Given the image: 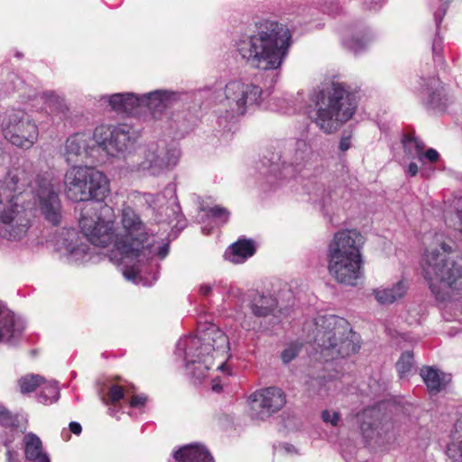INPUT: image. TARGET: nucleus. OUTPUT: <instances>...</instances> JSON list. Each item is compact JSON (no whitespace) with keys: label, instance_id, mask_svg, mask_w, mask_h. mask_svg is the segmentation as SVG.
I'll return each mask as SVG.
<instances>
[{"label":"nucleus","instance_id":"nucleus-39","mask_svg":"<svg viewBox=\"0 0 462 462\" xmlns=\"http://www.w3.org/2000/svg\"><path fill=\"white\" fill-rule=\"evenodd\" d=\"M321 418L324 422H329L333 426H337L339 420V414L337 412H330L325 410L321 413Z\"/></svg>","mask_w":462,"mask_h":462},{"label":"nucleus","instance_id":"nucleus-31","mask_svg":"<svg viewBox=\"0 0 462 462\" xmlns=\"http://www.w3.org/2000/svg\"><path fill=\"white\" fill-rule=\"evenodd\" d=\"M45 383V379L39 374H26L19 380L21 393H29L34 392L40 385Z\"/></svg>","mask_w":462,"mask_h":462},{"label":"nucleus","instance_id":"nucleus-1","mask_svg":"<svg viewBox=\"0 0 462 462\" xmlns=\"http://www.w3.org/2000/svg\"><path fill=\"white\" fill-rule=\"evenodd\" d=\"M115 211L106 204H87L79 218V227L88 240L96 246L111 244L121 254V259L141 256V245L148 242L150 234L143 221L130 206L120 213V227L114 228Z\"/></svg>","mask_w":462,"mask_h":462},{"label":"nucleus","instance_id":"nucleus-19","mask_svg":"<svg viewBox=\"0 0 462 462\" xmlns=\"http://www.w3.org/2000/svg\"><path fill=\"white\" fill-rule=\"evenodd\" d=\"M277 299L271 294V291H256L251 300V310L256 317H266L276 308Z\"/></svg>","mask_w":462,"mask_h":462},{"label":"nucleus","instance_id":"nucleus-50","mask_svg":"<svg viewBox=\"0 0 462 462\" xmlns=\"http://www.w3.org/2000/svg\"><path fill=\"white\" fill-rule=\"evenodd\" d=\"M14 455H16V452L13 451V450H7L6 457H7V459L9 460V462H13Z\"/></svg>","mask_w":462,"mask_h":462},{"label":"nucleus","instance_id":"nucleus-22","mask_svg":"<svg viewBox=\"0 0 462 462\" xmlns=\"http://www.w3.org/2000/svg\"><path fill=\"white\" fill-rule=\"evenodd\" d=\"M420 374L431 394L439 393L447 384L446 375L430 366L420 369Z\"/></svg>","mask_w":462,"mask_h":462},{"label":"nucleus","instance_id":"nucleus-21","mask_svg":"<svg viewBox=\"0 0 462 462\" xmlns=\"http://www.w3.org/2000/svg\"><path fill=\"white\" fill-rule=\"evenodd\" d=\"M108 103L116 112L133 113L135 108L141 106L140 97L133 93L114 94L108 97Z\"/></svg>","mask_w":462,"mask_h":462},{"label":"nucleus","instance_id":"nucleus-55","mask_svg":"<svg viewBox=\"0 0 462 462\" xmlns=\"http://www.w3.org/2000/svg\"><path fill=\"white\" fill-rule=\"evenodd\" d=\"M441 291H442L438 290V291H437V293H436V295H435V297H436V298H439V294H440V292H441Z\"/></svg>","mask_w":462,"mask_h":462},{"label":"nucleus","instance_id":"nucleus-3","mask_svg":"<svg viewBox=\"0 0 462 462\" xmlns=\"http://www.w3.org/2000/svg\"><path fill=\"white\" fill-rule=\"evenodd\" d=\"M365 238L356 228L336 232L327 248L328 271L339 284L356 286L364 277L362 250Z\"/></svg>","mask_w":462,"mask_h":462},{"label":"nucleus","instance_id":"nucleus-24","mask_svg":"<svg viewBox=\"0 0 462 462\" xmlns=\"http://www.w3.org/2000/svg\"><path fill=\"white\" fill-rule=\"evenodd\" d=\"M169 254V244H162L155 245V243H149V241L141 245V256H133L137 258L139 262L149 261L155 256L160 259L165 258Z\"/></svg>","mask_w":462,"mask_h":462},{"label":"nucleus","instance_id":"nucleus-36","mask_svg":"<svg viewBox=\"0 0 462 462\" xmlns=\"http://www.w3.org/2000/svg\"><path fill=\"white\" fill-rule=\"evenodd\" d=\"M301 348V344L293 342L291 343L281 354V359L284 364H289L299 355Z\"/></svg>","mask_w":462,"mask_h":462},{"label":"nucleus","instance_id":"nucleus-35","mask_svg":"<svg viewBox=\"0 0 462 462\" xmlns=\"http://www.w3.org/2000/svg\"><path fill=\"white\" fill-rule=\"evenodd\" d=\"M413 366V354L411 351H406L402 354L396 363V369L400 378H404L408 375Z\"/></svg>","mask_w":462,"mask_h":462},{"label":"nucleus","instance_id":"nucleus-15","mask_svg":"<svg viewBox=\"0 0 462 462\" xmlns=\"http://www.w3.org/2000/svg\"><path fill=\"white\" fill-rule=\"evenodd\" d=\"M75 229L63 230L56 239V250L69 261L78 263L88 258L87 246L79 244Z\"/></svg>","mask_w":462,"mask_h":462},{"label":"nucleus","instance_id":"nucleus-32","mask_svg":"<svg viewBox=\"0 0 462 462\" xmlns=\"http://www.w3.org/2000/svg\"><path fill=\"white\" fill-rule=\"evenodd\" d=\"M113 128L107 125H100L95 129L93 134V143H97L106 152H107V145L111 136H113Z\"/></svg>","mask_w":462,"mask_h":462},{"label":"nucleus","instance_id":"nucleus-8","mask_svg":"<svg viewBox=\"0 0 462 462\" xmlns=\"http://www.w3.org/2000/svg\"><path fill=\"white\" fill-rule=\"evenodd\" d=\"M67 197L73 201H103L110 194V183L100 171L88 166L75 165L64 176Z\"/></svg>","mask_w":462,"mask_h":462},{"label":"nucleus","instance_id":"nucleus-43","mask_svg":"<svg viewBox=\"0 0 462 462\" xmlns=\"http://www.w3.org/2000/svg\"><path fill=\"white\" fill-rule=\"evenodd\" d=\"M439 156V152L432 148L428 149L425 153L422 152V159L425 158L431 162L438 161Z\"/></svg>","mask_w":462,"mask_h":462},{"label":"nucleus","instance_id":"nucleus-47","mask_svg":"<svg viewBox=\"0 0 462 462\" xmlns=\"http://www.w3.org/2000/svg\"><path fill=\"white\" fill-rule=\"evenodd\" d=\"M323 382V378L318 377L310 380V384L312 387H315L316 385H321Z\"/></svg>","mask_w":462,"mask_h":462},{"label":"nucleus","instance_id":"nucleus-5","mask_svg":"<svg viewBox=\"0 0 462 462\" xmlns=\"http://www.w3.org/2000/svg\"><path fill=\"white\" fill-rule=\"evenodd\" d=\"M420 264L431 289L452 287L457 283L462 285V258L441 234L432 236Z\"/></svg>","mask_w":462,"mask_h":462},{"label":"nucleus","instance_id":"nucleus-52","mask_svg":"<svg viewBox=\"0 0 462 462\" xmlns=\"http://www.w3.org/2000/svg\"><path fill=\"white\" fill-rule=\"evenodd\" d=\"M5 312V306L0 304V317Z\"/></svg>","mask_w":462,"mask_h":462},{"label":"nucleus","instance_id":"nucleus-27","mask_svg":"<svg viewBox=\"0 0 462 462\" xmlns=\"http://www.w3.org/2000/svg\"><path fill=\"white\" fill-rule=\"evenodd\" d=\"M443 87L439 79L432 78L423 87L422 93L428 96V103L433 106L440 105Z\"/></svg>","mask_w":462,"mask_h":462},{"label":"nucleus","instance_id":"nucleus-37","mask_svg":"<svg viewBox=\"0 0 462 462\" xmlns=\"http://www.w3.org/2000/svg\"><path fill=\"white\" fill-rule=\"evenodd\" d=\"M125 390L123 386L113 384L107 392V397L112 404H116L125 397Z\"/></svg>","mask_w":462,"mask_h":462},{"label":"nucleus","instance_id":"nucleus-38","mask_svg":"<svg viewBox=\"0 0 462 462\" xmlns=\"http://www.w3.org/2000/svg\"><path fill=\"white\" fill-rule=\"evenodd\" d=\"M208 214L214 217L219 218L223 223H226L230 216V212L221 206H214L208 208Z\"/></svg>","mask_w":462,"mask_h":462},{"label":"nucleus","instance_id":"nucleus-33","mask_svg":"<svg viewBox=\"0 0 462 462\" xmlns=\"http://www.w3.org/2000/svg\"><path fill=\"white\" fill-rule=\"evenodd\" d=\"M0 425L12 430L20 428L19 415L11 412L4 405H0Z\"/></svg>","mask_w":462,"mask_h":462},{"label":"nucleus","instance_id":"nucleus-10","mask_svg":"<svg viewBox=\"0 0 462 462\" xmlns=\"http://www.w3.org/2000/svg\"><path fill=\"white\" fill-rule=\"evenodd\" d=\"M32 192L35 203L45 219L53 225L60 221V201L59 199V181L53 173L45 171L37 175Z\"/></svg>","mask_w":462,"mask_h":462},{"label":"nucleus","instance_id":"nucleus-53","mask_svg":"<svg viewBox=\"0 0 462 462\" xmlns=\"http://www.w3.org/2000/svg\"><path fill=\"white\" fill-rule=\"evenodd\" d=\"M135 391V387L134 385L129 386V388L126 390L127 393H134Z\"/></svg>","mask_w":462,"mask_h":462},{"label":"nucleus","instance_id":"nucleus-7","mask_svg":"<svg viewBox=\"0 0 462 462\" xmlns=\"http://www.w3.org/2000/svg\"><path fill=\"white\" fill-rule=\"evenodd\" d=\"M314 325V340L326 361L346 358L360 349V337L346 319L336 315H319Z\"/></svg>","mask_w":462,"mask_h":462},{"label":"nucleus","instance_id":"nucleus-46","mask_svg":"<svg viewBox=\"0 0 462 462\" xmlns=\"http://www.w3.org/2000/svg\"><path fill=\"white\" fill-rule=\"evenodd\" d=\"M407 171L411 176H415L418 173V165L415 162H411L408 166Z\"/></svg>","mask_w":462,"mask_h":462},{"label":"nucleus","instance_id":"nucleus-54","mask_svg":"<svg viewBox=\"0 0 462 462\" xmlns=\"http://www.w3.org/2000/svg\"><path fill=\"white\" fill-rule=\"evenodd\" d=\"M242 327L245 328V329L249 330L251 329V327L245 323H242Z\"/></svg>","mask_w":462,"mask_h":462},{"label":"nucleus","instance_id":"nucleus-11","mask_svg":"<svg viewBox=\"0 0 462 462\" xmlns=\"http://www.w3.org/2000/svg\"><path fill=\"white\" fill-rule=\"evenodd\" d=\"M247 402L251 417L265 420L284 407L286 395L281 388L269 386L252 393Z\"/></svg>","mask_w":462,"mask_h":462},{"label":"nucleus","instance_id":"nucleus-29","mask_svg":"<svg viewBox=\"0 0 462 462\" xmlns=\"http://www.w3.org/2000/svg\"><path fill=\"white\" fill-rule=\"evenodd\" d=\"M43 98L52 113L60 117L67 115L69 107L62 97L56 95L54 92H46L43 94Z\"/></svg>","mask_w":462,"mask_h":462},{"label":"nucleus","instance_id":"nucleus-23","mask_svg":"<svg viewBox=\"0 0 462 462\" xmlns=\"http://www.w3.org/2000/svg\"><path fill=\"white\" fill-rule=\"evenodd\" d=\"M447 455L453 462H462V416L456 421L447 446Z\"/></svg>","mask_w":462,"mask_h":462},{"label":"nucleus","instance_id":"nucleus-45","mask_svg":"<svg viewBox=\"0 0 462 462\" xmlns=\"http://www.w3.org/2000/svg\"><path fill=\"white\" fill-rule=\"evenodd\" d=\"M349 147H350V139L347 137L342 138L339 143V149L342 152H346V150L349 149Z\"/></svg>","mask_w":462,"mask_h":462},{"label":"nucleus","instance_id":"nucleus-4","mask_svg":"<svg viewBox=\"0 0 462 462\" xmlns=\"http://www.w3.org/2000/svg\"><path fill=\"white\" fill-rule=\"evenodd\" d=\"M310 118L325 134L336 132L356 113V104L348 87L332 82L313 97Z\"/></svg>","mask_w":462,"mask_h":462},{"label":"nucleus","instance_id":"nucleus-17","mask_svg":"<svg viewBox=\"0 0 462 462\" xmlns=\"http://www.w3.org/2000/svg\"><path fill=\"white\" fill-rule=\"evenodd\" d=\"M178 462H214L209 451L200 445H189L180 448L174 455Z\"/></svg>","mask_w":462,"mask_h":462},{"label":"nucleus","instance_id":"nucleus-48","mask_svg":"<svg viewBox=\"0 0 462 462\" xmlns=\"http://www.w3.org/2000/svg\"><path fill=\"white\" fill-rule=\"evenodd\" d=\"M348 46L351 50H353L355 52H357L360 49H361V46H359L356 42L354 41H351L349 43H348Z\"/></svg>","mask_w":462,"mask_h":462},{"label":"nucleus","instance_id":"nucleus-44","mask_svg":"<svg viewBox=\"0 0 462 462\" xmlns=\"http://www.w3.org/2000/svg\"><path fill=\"white\" fill-rule=\"evenodd\" d=\"M69 430L75 435H79L82 431L81 425L76 421L70 422L69 425Z\"/></svg>","mask_w":462,"mask_h":462},{"label":"nucleus","instance_id":"nucleus-6","mask_svg":"<svg viewBox=\"0 0 462 462\" xmlns=\"http://www.w3.org/2000/svg\"><path fill=\"white\" fill-rule=\"evenodd\" d=\"M229 348L228 337L217 326L209 324L187 342L185 357L193 365L194 374L203 378L215 365L217 370L226 369Z\"/></svg>","mask_w":462,"mask_h":462},{"label":"nucleus","instance_id":"nucleus-25","mask_svg":"<svg viewBox=\"0 0 462 462\" xmlns=\"http://www.w3.org/2000/svg\"><path fill=\"white\" fill-rule=\"evenodd\" d=\"M129 141L128 133L122 128L114 127L113 136L110 137L106 153L111 156H116L122 152L127 146Z\"/></svg>","mask_w":462,"mask_h":462},{"label":"nucleus","instance_id":"nucleus-42","mask_svg":"<svg viewBox=\"0 0 462 462\" xmlns=\"http://www.w3.org/2000/svg\"><path fill=\"white\" fill-rule=\"evenodd\" d=\"M124 277L128 281H133L135 285H138L136 280L138 279V271L134 267L125 268L123 271Z\"/></svg>","mask_w":462,"mask_h":462},{"label":"nucleus","instance_id":"nucleus-34","mask_svg":"<svg viewBox=\"0 0 462 462\" xmlns=\"http://www.w3.org/2000/svg\"><path fill=\"white\" fill-rule=\"evenodd\" d=\"M373 291L374 299L380 305H388L404 297V291Z\"/></svg>","mask_w":462,"mask_h":462},{"label":"nucleus","instance_id":"nucleus-51","mask_svg":"<svg viewBox=\"0 0 462 462\" xmlns=\"http://www.w3.org/2000/svg\"><path fill=\"white\" fill-rule=\"evenodd\" d=\"M212 390L214 392L219 393L222 390V386L219 383H214L212 385Z\"/></svg>","mask_w":462,"mask_h":462},{"label":"nucleus","instance_id":"nucleus-41","mask_svg":"<svg viewBox=\"0 0 462 462\" xmlns=\"http://www.w3.org/2000/svg\"><path fill=\"white\" fill-rule=\"evenodd\" d=\"M374 425L371 422L363 421L361 424V430L363 433V436L365 439H372L374 438Z\"/></svg>","mask_w":462,"mask_h":462},{"label":"nucleus","instance_id":"nucleus-28","mask_svg":"<svg viewBox=\"0 0 462 462\" xmlns=\"http://www.w3.org/2000/svg\"><path fill=\"white\" fill-rule=\"evenodd\" d=\"M402 143L405 153L409 157H417L420 161H422V152L425 148L423 142L411 134H404L402 139Z\"/></svg>","mask_w":462,"mask_h":462},{"label":"nucleus","instance_id":"nucleus-40","mask_svg":"<svg viewBox=\"0 0 462 462\" xmlns=\"http://www.w3.org/2000/svg\"><path fill=\"white\" fill-rule=\"evenodd\" d=\"M147 402V396L145 395H133L129 401L131 408L143 407Z\"/></svg>","mask_w":462,"mask_h":462},{"label":"nucleus","instance_id":"nucleus-14","mask_svg":"<svg viewBox=\"0 0 462 462\" xmlns=\"http://www.w3.org/2000/svg\"><path fill=\"white\" fill-rule=\"evenodd\" d=\"M93 149L94 144L90 135L76 134L67 139L62 155L68 164L75 166L85 162L91 155Z\"/></svg>","mask_w":462,"mask_h":462},{"label":"nucleus","instance_id":"nucleus-9","mask_svg":"<svg viewBox=\"0 0 462 462\" xmlns=\"http://www.w3.org/2000/svg\"><path fill=\"white\" fill-rule=\"evenodd\" d=\"M1 126L5 139L17 147L29 149L38 140V126L24 110L6 111Z\"/></svg>","mask_w":462,"mask_h":462},{"label":"nucleus","instance_id":"nucleus-20","mask_svg":"<svg viewBox=\"0 0 462 462\" xmlns=\"http://www.w3.org/2000/svg\"><path fill=\"white\" fill-rule=\"evenodd\" d=\"M25 458L32 462H51L49 456L42 451V442L34 433L29 432L23 438Z\"/></svg>","mask_w":462,"mask_h":462},{"label":"nucleus","instance_id":"nucleus-2","mask_svg":"<svg viewBox=\"0 0 462 462\" xmlns=\"http://www.w3.org/2000/svg\"><path fill=\"white\" fill-rule=\"evenodd\" d=\"M291 39L285 24L262 20L255 23L250 33L239 38L236 50L249 66L263 70L276 69L287 55Z\"/></svg>","mask_w":462,"mask_h":462},{"label":"nucleus","instance_id":"nucleus-26","mask_svg":"<svg viewBox=\"0 0 462 462\" xmlns=\"http://www.w3.org/2000/svg\"><path fill=\"white\" fill-rule=\"evenodd\" d=\"M171 98V94L164 90H155L140 96L141 106H147L150 109H157L166 106Z\"/></svg>","mask_w":462,"mask_h":462},{"label":"nucleus","instance_id":"nucleus-13","mask_svg":"<svg viewBox=\"0 0 462 462\" xmlns=\"http://www.w3.org/2000/svg\"><path fill=\"white\" fill-rule=\"evenodd\" d=\"M178 162V154L174 151H165L158 146H151L143 152V160L139 163V170L147 171L151 175H159Z\"/></svg>","mask_w":462,"mask_h":462},{"label":"nucleus","instance_id":"nucleus-16","mask_svg":"<svg viewBox=\"0 0 462 462\" xmlns=\"http://www.w3.org/2000/svg\"><path fill=\"white\" fill-rule=\"evenodd\" d=\"M255 251L256 245L253 239L240 238L228 246L225 253V258L236 264L243 263L252 257Z\"/></svg>","mask_w":462,"mask_h":462},{"label":"nucleus","instance_id":"nucleus-18","mask_svg":"<svg viewBox=\"0 0 462 462\" xmlns=\"http://www.w3.org/2000/svg\"><path fill=\"white\" fill-rule=\"evenodd\" d=\"M23 322L13 311L6 310L0 317V332L5 342L12 343L15 337L23 333Z\"/></svg>","mask_w":462,"mask_h":462},{"label":"nucleus","instance_id":"nucleus-49","mask_svg":"<svg viewBox=\"0 0 462 462\" xmlns=\"http://www.w3.org/2000/svg\"><path fill=\"white\" fill-rule=\"evenodd\" d=\"M409 286V282H408V280L402 278V280H400L397 283V289H402V288H404V287H407Z\"/></svg>","mask_w":462,"mask_h":462},{"label":"nucleus","instance_id":"nucleus-12","mask_svg":"<svg viewBox=\"0 0 462 462\" xmlns=\"http://www.w3.org/2000/svg\"><path fill=\"white\" fill-rule=\"evenodd\" d=\"M262 96L260 87L239 80L230 81L225 88L223 106L233 115H244L249 105L257 103Z\"/></svg>","mask_w":462,"mask_h":462},{"label":"nucleus","instance_id":"nucleus-30","mask_svg":"<svg viewBox=\"0 0 462 462\" xmlns=\"http://www.w3.org/2000/svg\"><path fill=\"white\" fill-rule=\"evenodd\" d=\"M7 187L18 191L29 185V177L23 169H16L9 172Z\"/></svg>","mask_w":462,"mask_h":462}]
</instances>
